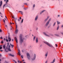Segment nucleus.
<instances>
[{"label":"nucleus","instance_id":"f257e3e1","mask_svg":"<svg viewBox=\"0 0 63 63\" xmlns=\"http://www.w3.org/2000/svg\"><path fill=\"white\" fill-rule=\"evenodd\" d=\"M44 43L45 44L48 45V46L49 47H54L52 45L50 44L49 43L47 42H44Z\"/></svg>","mask_w":63,"mask_h":63},{"label":"nucleus","instance_id":"f03ea898","mask_svg":"<svg viewBox=\"0 0 63 63\" xmlns=\"http://www.w3.org/2000/svg\"><path fill=\"white\" fill-rule=\"evenodd\" d=\"M22 34H20V42L21 44L23 41V39H22Z\"/></svg>","mask_w":63,"mask_h":63},{"label":"nucleus","instance_id":"7ed1b4c3","mask_svg":"<svg viewBox=\"0 0 63 63\" xmlns=\"http://www.w3.org/2000/svg\"><path fill=\"white\" fill-rule=\"evenodd\" d=\"M17 25H16V30L15 31V33L16 34H17L18 32V29H17Z\"/></svg>","mask_w":63,"mask_h":63},{"label":"nucleus","instance_id":"20e7f679","mask_svg":"<svg viewBox=\"0 0 63 63\" xmlns=\"http://www.w3.org/2000/svg\"><path fill=\"white\" fill-rule=\"evenodd\" d=\"M27 58L28 59H30V55L28 53L27 54Z\"/></svg>","mask_w":63,"mask_h":63},{"label":"nucleus","instance_id":"39448f33","mask_svg":"<svg viewBox=\"0 0 63 63\" xmlns=\"http://www.w3.org/2000/svg\"><path fill=\"white\" fill-rule=\"evenodd\" d=\"M36 55L35 54H34L33 58L32 59V60H34L35 59H36Z\"/></svg>","mask_w":63,"mask_h":63},{"label":"nucleus","instance_id":"423d86ee","mask_svg":"<svg viewBox=\"0 0 63 63\" xmlns=\"http://www.w3.org/2000/svg\"><path fill=\"white\" fill-rule=\"evenodd\" d=\"M3 48L5 49V50L6 51V52H8V50H7V48H6V49H5V47H6V46H5V45H3Z\"/></svg>","mask_w":63,"mask_h":63},{"label":"nucleus","instance_id":"0eeeda50","mask_svg":"<svg viewBox=\"0 0 63 63\" xmlns=\"http://www.w3.org/2000/svg\"><path fill=\"white\" fill-rule=\"evenodd\" d=\"M43 33V34H44V35H46V36H47V37H50V35L46 34V32H44Z\"/></svg>","mask_w":63,"mask_h":63},{"label":"nucleus","instance_id":"6e6552de","mask_svg":"<svg viewBox=\"0 0 63 63\" xmlns=\"http://www.w3.org/2000/svg\"><path fill=\"white\" fill-rule=\"evenodd\" d=\"M9 36H8V40L9 42H11V38L10 37V34L9 33Z\"/></svg>","mask_w":63,"mask_h":63},{"label":"nucleus","instance_id":"1a4fd4ad","mask_svg":"<svg viewBox=\"0 0 63 63\" xmlns=\"http://www.w3.org/2000/svg\"><path fill=\"white\" fill-rule=\"evenodd\" d=\"M18 51L19 52H18V54L19 55H20L21 54H20V50L19 49H18Z\"/></svg>","mask_w":63,"mask_h":63},{"label":"nucleus","instance_id":"9d476101","mask_svg":"<svg viewBox=\"0 0 63 63\" xmlns=\"http://www.w3.org/2000/svg\"><path fill=\"white\" fill-rule=\"evenodd\" d=\"M14 39H15L16 43H18V41H17V39L16 37H15L14 38Z\"/></svg>","mask_w":63,"mask_h":63},{"label":"nucleus","instance_id":"9b49d317","mask_svg":"<svg viewBox=\"0 0 63 63\" xmlns=\"http://www.w3.org/2000/svg\"><path fill=\"white\" fill-rule=\"evenodd\" d=\"M36 43H37L38 42V38L37 37H36Z\"/></svg>","mask_w":63,"mask_h":63},{"label":"nucleus","instance_id":"f8f14e48","mask_svg":"<svg viewBox=\"0 0 63 63\" xmlns=\"http://www.w3.org/2000/svg\"><path fill=\"white\" fill-rule=\"evenodd\" d=\"M51 19L50 18L49 20L47 22V24H49V22L51 21Z\"/></svg>","mask_w":63,"mask_h":63},{"label":"nucleus","instance_id":"ddd939ff","mask_svg":"<svg viewBox=\"0 0 63 63\" xmlns=\"http://www.w3.org/2000/svg\"><path fill=\"white\" fill-rule=\"evenodd\" d=\"M12 17L13 18H14V19L15 20V21H16V20L17 19V18H15V17H14V16H12Z\"/></svg>","mask_w":63,"mask_h":63},{"label":"nucleus","instance_id":"4468645a","mask_svg":"<svg viewBox=\"0 0 63 63\" xmlns=\"http://www.w3.org/2000/svg\"><path fill=\"white\" fill-rule=\"evenodd\" d=\"M49 16H47V18L45 19V20H44L45 21V22L47 21V19H48V18H49Z\"/></svg>","mask_w":63,"mask_h":63},{"label":"nucleus","instance_id":"2eb2a0df","mask_svg":"<svg viewBox=\"0 0 63 63\" xmlns=\"http://www.w3.org/2000/svg\"><path fill=\"white\" fill-rule=\"evenodd\" d=\"M8 55H9V56H12V57H14L15 56L14 55H12L11 54H8Z\"/></svg>","mask_w":63,"mask_h":63},{"label":"nucleus","instance_id":"dca6fc26","mask_svg":"<svg viewBox=\"0 0 63 63\" xmlns=\"http://www.w3.org/2000/svg\"><path fill=\"white\" fill-rule=\"evenodd\" d=\"M55 61V59H54V60H53V61L51 62L50 63H54Z\"/></svg>","mask_w":63,"mask_h":63},{"label":"nucleus","instance_id":"f3484780","mask_svg":"<svg viewBox=\"0 0 63 63\" xmlns=\"http://www.w3.org/2000/svg\"><path fill=\"white\" fill-rule=\"evenodd\" d=\"M0 8H1V6H2V1H1L0 2Z\"/></svg>","mask_w":63,"mask_h":63},{"label":"nucleus","instance_id":"a211bd4d","mask_svg":"<svg viewBox=\"0 0 63 63\" xmlns=\"http://www.w3.org/2000/svg\"><path fill=\"white\" fill-rule=\"evenodd\" d=\"M38 16H36V17L35 18V20L36 21V20H37V19H38Z\"/></svg>","mask_w":63,"mask_h":63},{"label":"nucleus","instance_id":"6ab92c4d","mask_svg":"<svg viewBox=\"0 0 63 63\" xmlns=\"http://www.w3.org/2000/svg\"><path fill=\"white\" fill-rule=\"evenodd\" d=\"M45 11H46V10H43L41 12H40V15H42V13H43V12H45Z\"/></svg>","mask_w":63,"mask_h":63},{"label":"nucleus","instance_id":"aec40b11","mask_svg":"<svg viewBox=\"0 0 63 63\" xmlns=\"http://www.w3.org/2000/svg\"><path fill=\"white\" fill-rule=\"evenodd\" d=\"M47 55H48V52H47L46 53V54H45V57H47Z\"/></svg>","mask_w":63,"mask_h":63},{"label":"nucleus","instance_id":"412c9836","mask_svg":"<svg viewBox=\"0 0 63 63\" xmlns=\"http://www.w3.org/2000/svg\"><path fill=\"white\" fill-rule=\"evenodd\" d=\"M10 45L11 46L12 48H13L14 47V46L13 45H12L11 44H10Z\"/></svg>","mask_w":63,"mask_h":63},{"label":"nucleus","instance_id":"4be33fe9","mask_svg":"<svg viewBox=\"0 0 63 63\" xmlns=\"http://www.w3.org/2000/svg\"><path fill=\"white\" fill-rule=\"evenodd\" d=\"M35 39H36V36H34L33 38V40L34 41L35 40Z\"/></svg>","mask_w":63,"mask_h":63},{"label":"nucleus","instance_id":"5701e85b","mask_svg":"<svg viewBox=\"0 0 63 63\" xmlns=\"http://www.w3.org/2000/svg\"><path fill=\"white\" fill-rule=\"evenodd\" d=\"M8 3H6V4H4V5H3V9H4V7L6 6V5H8Z\"/></svg>","mask_w":63,"mask_h":63},{"label":"nucleus","instance_id":"b1692460","mask_svg":"<svg viewBox=\"0 0 63 63\" xmlns=\"http://www.w3.org/2000/svg\"><path fill=\"white\" fill-rule=\"evenodd\" d=\"M54 35H55V36H57L58 37L59 36V35L57 34H55Z\"/></svg>","mask_w":63,"mask_h":63},{"label":"nucleus","instance_id":"393cba45","mask_svg":"<svg viewBox=\"0 0 63 63\" xmlns=\"http://www.w3.org/2000/svg\"><path fill=\"white\" fill-rule=\"evenodd\" d=\"M8 50H9V51H11V49H10V48H8Z\"/></svg>","mask_w":63,"mask_h":63},{"label":"nucleus","instance_id":"a878e982","mask_svg":"<svg viewBox=\"0 0 63 63\" xmlns=\"http://www.w3.org/2000/svg\"><path fill=\"white\" fill-rule=\"evenodd\" d=\"M59 26H58L57 28V30H58V29H59Z\"/></svg>","mask_w":63,"mask_h":63},{"label":"nucleus","instance_id":"bb28decb","mask_svg":"<svg viewBox=\"0 0 63 63\" xmlns=\"http://www.w3.org/2000/svg\"><path fill=\"white\" fill-rule=\"evenodd\" d=\"M57 24H60V22L58 21H57Z\"/></svg>","mask_w":63,"mask_h":63},{"label":"nucleus","instance_id":"cd10ccee","mask_svg":"<svg viewBox=\"0 0 63 63\" xmlns=\"http://www.w3.org/2000/svg\"><path fill=\"white\" fill-rule=\"evenodd\" d=\"M4 43V42L3 41H2L1 42V44H3Z\"/></svg>","mask_w":63,"mask_h":63},{"label":"nucleus","instance_id":"c85d7f7f","mask_svg":"<svg viewBox=\"0 0 63 63\" xmlns=\"http://www.w3.org/2000/svg\"><path fill=\"white\" fill-rule=\"evenodd\" d=\"M23 19H22L21 21V23H22V22H23Z\"/></svg>","mask_w":63,"mask_h":63},{"label":"nucleus","instance_id":"c756f323","mask_svg":"<svg viewBox=\"0 0 63 63\" xmlns=\"http://www.w3.org/2000/svg\"><path fill=\"white\" fill-rule=\"evenodd\" d=\"M2 49V47H0V49Z\"/></svg>","mask_w":63,"mask_h":63},{"label":"nucleus","instance_id":"7c9ffc66","mask_svg":"<svg viewBox=\"0 0 63 63\" xmlns=\"http://www.w3.org/2000/svg\"><path fill=\"white\" fill-rule=\"evenodd\" d=\"M4 19L6 21H7V22H8V20L7 19V20H6V19L5 18Z\"/></svg>","mask_w":63,"mask_h":63},{"label":"nucleus","instance_id":"2f4dec72","mask_svg":"<svg viewBox=\"0 0 63 63\" xmlns=\"http://www.w3.org/2000/svg\"><path fill=\"white\" fill-rule=\"evenodd\" d=\"M50 36H53V34H50Z\"/></svg>","mask_w":63,"mask_h":63},{"label":"nucleus","instance_id":"473e14b6","mask_svg":"<svg viewBox=\"0 0 63 63\" xmlns=\"http://www.w3.org/2000/svg\"><path fill=\"white\" fill-rule=\"evenodd\" d=\"M21 58H23V56L22 55H21Z\"/></svg>","mask_w":63,"mask_h":63},{"label":"nucleus","instance_id":"72a5a7b5","mask_svg":"<svg viewBox=\"0 0 63 63\" xmlns=\"http://www.w3.org/2000/svg\"><path fill=\"white\" fill-rule=\"evenodd\" d=\"M3 22H4V23H5V20L3 19Z\"/></svg>","mask_w":63,"mask_h":63},{"label":"nucleus","instance_id":"f704fd0d","mask_svg":"<svg viewBox=\"0 0 63 63\" xmlns=\"http://www.w3.org/2000/svg\"><path fill=\"white\" fill-rule=\"evenodd\" d=\"M24 5H27V4L26 3H24Z\"/></svg>","mask_w":63,"mask_h":63},{"label":"nucleus","instance_id":"c9c22d12","mask_svg":"<svg viewBox=\"0 0 63 63\" xmlns=\"http://www.w3.org/2000/svg\"><path fill=\"white\" fill-rule=\"evenodd\" d=\"M24 9L25 10H26L27 8H24Z\"/></svg>","mask_w":63,"mask_h":63},{"label":"nucleus","instance_id":"e433bc0d","mask_svg":"<svg viewBox=\"0 0 63 63\" xmlns=\"http://www.w3.org/2000/svg\"><path fill=\"white\" fill-rule=\"evenodd\" d=\"M2 32V30H1V29H0V32Z\"/></svg>","mask_w":63,"mask_h":63},{"label":"nucleus","instance_id":"4c0bfd02","mask_svg":"<svg viewBox=\"0 0 63 63\" xmlns=\"http://www.w3.org/2000/svg\"><path fill=\"white\" fill-rule=\"evenodd\" d=\"M8 48H10V47H11V46L10 45H9L8 47Z\"/></svg>","mask_w":63,"mask_h":63},{"label":"nucleus","instance_id":"58836bf2","mask_svg":"<svg viewBox=\"0 0 63 63\" xmlns=\"http://www.w3.org/2000/svg\"><path fill=\"white\" fill-rule=\"evenodd\" d=\"M6 41L7 42H8V39H6Z\"/></svg>","mask_w":63,"mask_h":63},{"label":"nucleus","instance_id":"ea45409f","mask_svg":"<svg viewBox=\"0 0 63 63\" xmlns=\"http://www.w3.org/2000/svg\"><path fill=\"white\" fill-rule=\"evenodd\" d=\"M35 6V4L33 5V8H34Z\"/></svg>","mask_w":63,"mask_h":63},{"label":"nucleus","instance_id":"a19ab883","mask_svg":"<svg viewBox=\"0 0 63 63\" xmlns=\"http://www.w3.org/2000/svg\"><path fill=\"white\" fill-rule=\"evenodd\" d=\"M0 38L1 39H3V37H0Z\"/></svg>","mask_w":63,"mask_h":63},{"label":"nucleus","instance_id":"79ce46f5","mask_svg":"<svg viewBox=\"0 0 63 63\" xmlns=\"http://www.w3.org/2000/svg\"><path fill=\"white\" fill-rule=\"evenodd\" d=\"M47 61H46L45 62V63H47Z\"/></svg>","mask_w":63,"mask_h":63},{"label":"nucleus","instance_id":"37998d69","mask_svg":"<svg viewBox=\"0 0 63 63\" xmlns=\"http://www.w3.org/2000/svg\"><path fill=\"white\" fill-rule=\"evenodd\" d=\"M21 14H22V15H23V12H22L21 13Z\"/></svg>","mask_w":63,"mask_h":63},{"label":"nucleus","instance_id":"c03bdc74","mask_svg":"<svg viewBox=\"0 0 63 63\" xmlns=\"http://www.w3.org/2000/svg\"><path fill=\"white\" fill-rule=\"evenodd\" d=\"M55 45L56 46V47H57V44H55Z\"/></svg>","mask_w":63,"mask_h":63},{"label":"nucleus","instance_id":"a18cd8bd","mask_svg":"<svg viewBox=\"0 0 63 63\" xmlns=\"http://www.w3.org/2000/svg\"><path fill=\"white\" fill-rule=\"evenodd\" d=\"M9 43H7V46H9Z\"/></svg>","mask_w":63,"mask_h":63},{"label":"nucleus","instance_id":"49530a36","mask_svg":"<svg viewBox=\"0 0 63 63\" xmlns=\"http://www.w3.org/2000/svg\"><path fill=\"white\" fill-rule=\"evenodd\" d=\"M55 24H53V26H55Z\"/></svg>","mask_w":63,"mask_h":63},{"label":"nucleus","instance_id":"de8ad7c7","mask_svg":"<svg viewBox=\"0 0 63 63\" xmlns=\"http://www.w3.org/2000/svg\"><path fill=\"white\" fill-rule=\"evenodd\" d=\"M19 13H21L22 12V11H19Z\"/></svg>","mask_w":63,"mask_h":63},{"label":"nucleus","instance_id":"09e8293b","mask_svg":"<svg viewBox=\"0 0 63 63\" xmlns=\"http://www.w3.org/2000/svg\"><path fill=\"white\" fill-rule=\"evenodd\" d=\"M36 30H38V28H36Z\"/></svg>","mask_w":63,"mask_h":63},{"label":"nucleus","instance_id":"8fccbe9b","mask_svg":"<svg viewBox=\"0 0 63 63\" xmlns=\"http://www.w3.org/2000/svg\"><path fill=\"white\" fill-rule=\"evenodd\" d=\"M48 25V24H46V26H47Z\"/></svg>","mask_w":63,"mask_h":63},{"label":"nucleus","instance_id":"3c124183","mask_svg":"<svg viewBox=\"0 0 63 63\" xmlns=\"http://www.w3.org/2000/svg\"><path fill=\"white\" fill-rule=\"evenodd\" d=\"M0 51H1V52H2V51H3L2 50H0Z\"/></svg>","mask_w":63,"mask_h":63},{"label":"nucleus","instance_id":"603ef678","mask_svg":"<svg viewBox=\"0 0 63 63\" xmlns=\"http://www.w3.org/2000/svg\"><path fill=\"white\" fill-rule=\"evenodd\" d=\"M13 61H14V62H16V61L15 60H13Z\"/></svg>","mask_w":63,"mask_h":63},{"label":"nucleus","instance_id":"864d4df0","mask_svg":"<svg viewBox=\"0 0 63 63\" xmlns=\"http://www.w3.org/2000/svg\"><path fill=\"white\" fill-rule=\"evenodd\" d=\"M22 52H24V51H23V50H22Z\"/></svg>","mask_w":63,"mask_h":63},{"label":"nucleus","instance_id":"5fc2aeb1","mask_svg":"<svg viewBox=\"0 0 63 63\" xmlns=\"http://www.w3.org/2000/svg\"><path fill=\"white\" fill-rule=\"evenodd\" d=\"M19 19H21V17H20Z\"/></svg>","mask_w":63,"mask_h":63},{"label":"nucleus","instance_id":"6e6d98bb","mask_svg":"<svg viewBox=\"0 0 63 63\" xmlns=\"http://www.w3.org/2000/svg\"><path fill=\"white\" fill-rule=\"evenodd\" d=\"M6 2H9V0H7Z\"/></svg>","mask_w":63,"mask_h":63},{"label":"nucleus","instance_id":"4d7b16f0","mask_svg":"<svg viewBox=\"0 0 63 63\" xmlns=\"http://www.w3.org/2000/svg\"><path fill=\"white\" fill-rule=\"evenodd\" d=\"M12 41H14V39H12Z\"/></svg>","mask_w":63,"mask_h":63},{"label":"nucleus","instance_id":"13d9d810","mask_svg":"<svg viewBox=\"0 0 63 63\" xmlns=\"http://www.w3.org/2000/svg\"><path fill=\"white\" fill-rule=\"evenodd\" d=\"M20 21V20H19V19H18V21Z\"/></svg>","mask_w":63,"mask_h":63},{"label":"nucleus","instance_id":"bf43d9fd","mask_svg":"<svg viewBox=\"0 0 63 63\" xmlns=\"http://www.w3.org/2000/svg\"><path fill=\"white\" fill-rule=\"evenodd\" d=\"M6 7H8V5H7L5 6Z\"/></svg>","mask_w":63,"mask_h":63},{"label":"nucleus","instance_id":"052dcab7","mask_svg":"<svg viewBox=\"0 0 63 63\" xmlns=\"http://www.w3.org/2000/svg\"><path fill=\"white\" fill-rule=\"evenodd\" d=\"M63 27V25H62V27Z\"/></svg>","mask_w":63,"mask_h":63},{"label":"nucleus","instance_id":"680f3d73","mask_svg":"<svg viewBox=\"0 0 63 63\" xmlns=\"http://www.w3.org/2000/svg\"><path fill=\"white\" fill-rule=\"evenodd\" d=\"M18 63L19 62V61H18Z\"/></svg>","mask_w":63,"mask_h":63},{"label":"nucleus","instance_id":"e2e57ef3","mask_svg":"<svg viewBox=\"0 0 63 63\" xmlns=\"http://www.w3.org/2000/svg\"><path fill=\"white\" fill-rule=\"evenodd\" d=\"M60 62H61V63H62V61H60Z\"/></svg>","mask_w":63,"mask_h":63},{"label":"nucleus","instance_id":"0e129e2a","mask_svg":"<svg viewBox=\"0 0 63 63\" xmlns=\"http://www.w3.org/2000/svg\"><path fill=\"white\" fill-rule=\"evenodd\" d=\"M10 24H13V23H10Z\"/></svg>","mask_w":63,"mask_h":63},{"label":"nucleus","instance_id":"69168bd1","mask_svg":"<svg viewBox=\"0 0 63 63\" xmlns=\"http://www.w3.org/2000/svg\"><path fill=\"white\" fill-rule=\"evenodd\" d=\"M5 18H6L7 19V17L6 16H5Z\"/></svg>","mask_w":63,"mask_h":63},{"label":"nucleus","instance_id":"338daca9","mask_svg":"<svg viewBox=\"0 0 63 63\" xmlns=\"http://www.w3.org/2000/svg\"><path fill=\"white\" fill-rule=\"evenodd\" d=\"M7 3H8V2H7V1H6V4Z\"/></svg>","mask_w":63,"mask_h":63},{"label":"nucleus","instance_id":"774afa93","mask_svg":"<svg viewBox=\"0 0 63 63\" xmlns=\"http://www.w3.org/2000/svg\"><path fill=\"white\" fill-rule=\"evenodd\" d=\"M54 24H56V22H55V23H54Z\"/></svg>","mask_w":63,"mask_h":63}]
</instances>
